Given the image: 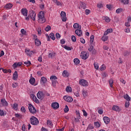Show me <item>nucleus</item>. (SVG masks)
Instances as JSON below:
<instances>
[{"label":"nucleus","mask_w":131,"mask_h":131,"mask_svg":"<svg viewBox=\"0 0 131 131\" xmlns=\"http://www.w3.org/2000/svg\"><path fill=\"white\" fill-rule=\"evenodd\" d=\"M39 18L38 22L39 23L42 24L46 22V18H45V12L42 11H40L38 15Z\"/></svg>","instance_id":"obj_1"},{"label":"nucleus","mask_w":131,"mask_h":131,"mask_svg":"<svg viewBox=\"0 0 131 131\" xmlns=\"http://www.w3.org/2000/svg\"><path fill=\"white\" fill-rule=\"evenodd\" d=\"M30 120L31 121V123L33 125H37V124L39 123L38 119H37V118H36V117L34 116H32L31 118L30 119Z\"/></svg>","instance_id":"obj_2"},{"label":"nucleus","mask_w":131,"mask_h":131,"mask_svg":"<svg viewBox=\"0 0 131 131\" xmlns=\"http://www.w3.org/2000/svg\"><path fill=\"white\" fill-rule=\"evenodd\" d=\"M28 109L30 113L32 114H35V113H36V110L34 106L31 104V103L29 104Z\"/></svg>","instance_id":"obj_3"},{"label":"nucleus","mask_w":131,"mask_h":131,"mask_svg":"<svg viewBox=\"0 0 131 131\" xmlns=\"http://www.w3.org/2000/svg\"><path fill=\"white\" fill-rule=\"evenodd\" d=\"M29 16H30V17H31V19H32L33 21H35V17L36 16V14H35V12H34V11H30V15Z\"/></svg>","instance_id":"obj_4"},{"label":"nucleus","mask_w":131,"mask_h":131,"mask_svg":"<svg viewBox=\"0 0 131 131\" xmlns=\"http://www.w3.org/2000/svg\"><path fill=\"white\" fill-rule=\"evenodd\" d=\"M88 51H89V52H92L93 55H96V54H97V50L94 49V45H91L90 48H89Z\"/></svg>","instance_id":"obj_5"},{"label":"nucleus","mask_w":131,"mask_h":131,"mask_svg":"<svg viewBox=\"0 0 131 131\" xmlns=\"http://www.w3.org/2000/svg\"><path fill=\"white\" fill-rule=\"evenodd\" d=\"M88 81L84 79H81L79 81V84L82 85V86H88Z\"/></svg>","instance_id":"obj_6"},{"label":"nucleus","mask_w":131,"mask_h":131,"mask_svg":"<svg viewBox=\"0 0 131 131\" xmlns=\"http://www.w3.org/2000/svg\"><path fill=\"white\" fill-rule=\"evenodd\" d=\"M37 97L38 99L43 100V99L45 98V94H43V92L40 91L37 93Z\"/></svg>","instance_id":"obj_7"},{"label":"nucleus","mask_w":131,"mask_h":131,"mask_svg":"<svg viewBox=\"0 0 131 131\" xmlns=\"http://www.w3.org/2000/svg\"><path fill=\"white\" fill-rule=\"evenodd\" d=\"M60 16L62 17V20L63 22H66L67 20V17H66V13L64 11H61L60 13Z\"/></svg>","instance_id":"obj_8"},{"label":"nucleus","mask_w":131,"mask_h":131,"mask_svg":"<svg viewBox=\"0 0 131 131\" xmlns=\"http://www.w3.org/2000/svg\"><path fill=\"white\" fill-rule=\"evenodd\" d=\"M81 54V57L83 60H86V59L89 58V55H88V53L86 52H82Z\"/></svg>","instance_id":"obj_9"},{"label":"nucleus","mask_w":131,"mask_h":131,"mask_svg":"<svg viewBox=\"0 0 131 131\" xmlns=\"http://www.w3.org/2000/svg\"><path fill=\"white\" fill-rule=\"evenodd\" d=\"M112 110L114 111H116V112H120V111H121V108H120V107L117 105H113Z\"/></svg>","instance_id":"obj_10"},{"label":"nucleus","mask_w":131,"mask_h":131,"mask_svg":"<svg viewBox=\"0 0 131 131\" xmlns=\"http://www.w3.org/2000/svg\"><path fill=\"white\" fill-rule=\"evenodd\" d=\"M75 33L78 35V36H82V31L81 30L77 29L75 31Z\"/></svg>","instance_id":"obj_11"},{"label":"nucleus","mask_w":131,"mask_h":131,"mask_svg":"<svg viewBox=\"0 0 131 131\" xmlns=\"http://www.w3.org/2000/svg\"><path fill=\"white\" fill-rule=\"evenodd\" d=\"M51 106H52V108H53V109H54L55 110L58 109V108H59V103L58 102L52 103Z\"/></svg>","instance_id":"obj_12"},{"label":"nucleus","mask_w":131,"mask_h":131,"mask_svg":"<svg viewBox=\"0 0 131 131\" xmlns=\"http://www.w3.org/2000/svg\"><path fill=\"white\" fill-rule=\"evenodd\" d=\"M63 99L64 101H66L67 102H69L70 103H71V102H72V101H73V99L71 97L64 96Z\"/></svg>","instance_id":"obj_13"},{"label":"nucleus","mask_w":131,"mask_h":131,"mask_svg":"<svg viewBox=\"0 0 131 131\" xmlns=\"http://www.w3.org/2000/svg\"><path fill=\"white\" fill-rule=\"evenodd\" d=\"M31 97L32 98L33 101L37 103V104H38L39 103V100L37 99L36 98V96L34 94H31Z\"/></svg>","instance_id":"obj_14"},{"label":"nucleus","mask_w":131,"mask_h":131,"mask_svg":"<svg viewBox=\"0 0 131 131\" xmlns=\"http://www.w3.org/2000/svg\"><path fill=\"white\" fill-rule=\"evenodd\" d=\"M21 12L23 16H25V17H27V13L28 12V10H27L26 8H23L21 10Z\"/></svg>","instance_id":"obj_15"},{"label":"nucleus","mask_w":131,"mask_h":131,"mask_svg":"<svg viewBox=\"0 0 131 131\" xmlns=\"http://www.w3.org/2000/svg\"><path fill=\"white\" fill-rule=\"evenodd\" d=\"M12 77L13 80H17V79H18V72H17V71L14 72Z\"/></svg>","instance_id":"obj_16"},{"label":"nucleus","mask_w":131,"mask_h":131,"mask_svg":"<svg viewBox=\"0 0 131 131\" xmlns=\"http://www.w3.org/2000/svg\"><path fill=\"white\" fill-rule=\"evenodd\" d=\"M103 121L105 124H108L110 122V118L107 117H103Z\"/></svg>","instance_id":"obj_17"},{"label":"nucleus","mask_w":131,"mask_h":131,"mask_svg":"<svg viewBox=\"0 0 131 131\" xmlns=\"http://www.w3.org/2000/svg\"><path fill=\"white\" fill-rule=\"evenodd\" d=\"M35 46L38 47V46H40V45H41V42L40 40H39V39H38V38H36L35 39Z\"/></svg>","instance_id":"obj_18"},{"label":"nucleus","mask_w":131,"mask_h":131,"mask_svg":"<svg viewBox=\"0 0 131 131\" xmlns=\"http://www.w3.org/2000/svg\"><path fill=\"white\" fill-rule=\"evenodd\" d=\"M1 102L3 106H8V102H7V101H6V99H1Z\"/></svg>","instance_id":"obj_19"},{"label":"nucleus","mask_w":131,"mask_h":131,"mask_svg":"<svg viewBox=\"0 0 131 131\" xmlns=\"http://www.w3.org/2000/svg\"><path fill=\"white\" fill-rule=\"evenodd\" d=\"M73 27L75 29H81V26L79 25L78 23H75L73 25Z\"/></svg>","instance_id":"obj_20"},{"label":"nucleus","mask_w":131,"mask_h":131,"mask_svg":"<svg viewBox=\"0 0 131 131\" xmlns=\"http://www.w3.org/2000/svg\"><path fill=\"white\" fill-rule=\"evenodd\" d=\"M62 76H63V77H68V76H69V73L66 70L63 71L62 72Z\"/></svg>","instance_id":"obj_21"},{"label":"nucleus","mask_w":131,"mask_h":131,"mask_svg":"<svg viewBox=\"0 0 131 131\" xmlns=\"http://www.w3.org/2000/svg\"><path fill=\"white\" fill-rule=\"evenodd\" d=\"M21 65H22V62H18L17 63V62H15L13 64V67H14V68H17V67H18V66H21Z\"/></svg>","instance_id":"obj_22"},{"label":"nucleus","mask_w":131,"mask_h":131,"mask_svg":"<svg viewBox=\"0 0 131 131\" xmlns=\"http://www.w3.org/2000/svg\"><path fill=\"white\" fill-rule=\"evenodd\" d=\"M13 7V5L11 3L7 4L5 6V8L6 9V10H9L11 9Z\"/></svg>","instance_id":"obj_23"},{"label":"nucleus","mask_w":131,"mask_h":131,"mask_svg":"<svg viewBox=\"0 0 131 131\" xmlns=\"http://www.w3.org/2000/svg\"><path fill=\"white\" fill-rule=\"evenodd\" d=\"M29 82L31 84H34V83H35V78L34 77L31 78L29 80Z\"/></svg>","instance_id":"obj_24"},{"label":"nucleus","mask_w":131,"mask_h":131,"mask_svg":"<svg viewBox=\"0 0 131 131\" xmlns=\"http://www.w3.org/2000/svg\"><path fill=\"white\" fill-rule=\"evenodd\" d=\"M25 52L28 56H31V55H32V53H33V51H30V50L26 49Z\"/></svg>","instance_id":"obj_25"},{"label":"nucleus","mask_w":131,"mask_h":131,"mask_svg":"<svg viewBox=\"0 0 131 131\" xmlns=\"http://www.w3.org/2000/svg\"><path fill=\"white\" fill-rule=\"evenodd\" d=\"M15 116L18 119H22L23 115L20 114H15Z\"/></svg>","instance_id":"obj_26"},{"label":"nucleus","mask_w":131,"mask_h":131,"mask_svg":"<svg viewBox=\"0 0 131 131\" xmlns=\"http://www.w3.org/2000/svg\"><path fill=\"white\" fill-rule=\"evenodd\" d=\"M47 78L45 77H42L40 79V82H42V83H46L47 82Z\"/></svg>","instance_id":"obj_27"},{"label":"nucleus","mask_w":131,"mask_h":131,"mask_svg":"<svg viewBox=\"0 0 131 131\" xmlns=\"http://www.w3.org/2000/svg\"><path fill=\"white\" fill-rule=\"evenodd\" d=\"M108 82L110 84V86L111 88H113V83H114V81L113 79H111L108 80Z\"/></svg>","instance_id":"obj_28"},{"label":"nucleus","mask_w":131,"mask_h":131,"mask_svg":"<svg viewBox=\"0 0 131 131\" xmlns=\"http://www.w3.org/2000/svg\"><path fill=\"white\" fill-rule=\"evenodd\" d=\"M123 97L125 99V100H126V101H130V97L128 96V94H126L125 95H124Z\"/></svg>","instance_id":"obj_29"},{"label":"nucleus","mask_w":131,"mask_h":131,"mask_svg":"<svg viewBox=\"0 0 131 131\" xmlns=\"http://www.w3.org/2000/svg\"><path fill=\"white\" fill-rule=\"evenodd\" d=\"M50 79L52 81H55L58 79V78L56 76H51L50 77Z\"/></svg>","instance_id":"obj_30"},{"label":"nucleus","mask_w":131,"mask_h":131,"mask_svg":"<svg viewBox=\"0 0 131 131\" xmlns=\"http://www.w3.org/2000/svg\"><path fill=\"white\" fill-rule=\"evenodd\" d=\"M123 5H128L129 0H120Z\"/></svg>","instance_id":"obj_31"},{"label":"nucleus","mask_w":131,"mask_h":131,"mask_svg":"<svg viewBox=\"0 0 131 131\" xmlns=\"http://www.w3.org/2000/svg\"><path fill=\"white\" fill-rule=\"evenodd\" d=\"M94 38H95V36H94L93 35H91L90 37L91 46H93V42H94Z\"/></svg>","instance_id":"obj_32"},{"label":"nucleus","mask_w":131,"mask_h":131,"mask_svg":"<svg viewBox=\"0 0 131 131\" xmlns=\"http://www.w3.org/2000/svg\"><path fill=\"white\" fill-rule=\"evenodd\" d=\"M81 8L83 9V10H85L86 9V6H85V4L83 2L81 3Z\"/></svg>","instance_id":"obj_33"},{"label":"nucleus","mask_w":131,"mask_h":131,"mask_svg":"<svg viewBox=\"0 0 131 131\" xmlns=\"http://www.w3.org/2000/svg\"><path fill=\"white\" fill-rule=\"evenodd\" d=\"M50 37L53 40H55L56 39V37H55V34H54V33H51L50 34Z\"/></svg>","instance_id":"obj_34"},{"label":"nucleus","mask_w":131,"mask_h":131,"mask_svg":"<svg viewBox=\"0 0 131 131\" xmlns=\"http://www.w3.org/2000/svg\"><path fill=\"white\" fill-rule=\"evenodd\" d=\"M80 61L79 60V59H78V58H75L74 59V62L75 64V65H78V64H79Z\"/></svg>","instance_id":"obj_35"},{"label":"nucleus","mask_w":131,"mask_h":131,"mask_svg":"<svg viewBox=\"0 0 131 131\" xmlns=\"http://www.w3.org/2000/svg\"><path fill=\"white\" fill-rule=\"evenodd\" d=\"M66 91L67 93H71L72 92V89L71 86H68L66 88Z\"/></svg>","instance_id":"obj_36"},{"label":"nucleus","mask_w":131,"mask_h":131,"mask_svg":"<svg viewBox=\"0 0 131 131\" xmlns=\"http://www.w3.org/2000/svg\"><path fill=\"white\" fill-rule=\"evenodd\" d=\"M94 125L96 126V127H100V126H101V124H100L99 121L95 122Z\"/></svg>","instance_id":"obj_37"},{"label":"nucleus","mask_w":131,"mask_h":131,"mask_svg":"<svg viewBox=\"0 0 131 131\" xmlns=\"http://www.w3.org/2000/svg\"><path fill=\"white\" fill-rule=\"evenodd\" d=\"M108 36H103L102 37L101 39L103 41H106L108 40Z\"/></svg>","instance_id":"obj_38"},{"label":"nucleus","mask_w":131,"mask_h":131,"mask_svg":"<svg viewBox=\"0 0 131 131\" xmlns=\"http://www.w3.org/2000/svg\"><path fill=\"white\" fill-rule=\"evenodd\" d=\"M122 11H123L122 8H118L116 10V13H117V14H119V13H121Z\"/></svg>","instance_id":"obj_39"},{"label":"nucleus","mask_w":131,"mask_h":131,"mask_svg":"<svg viewBox=\"0 0 131 131\" xmlns=\"http://www.w3.org/2000/svg\"><path fill=\"white\" fill-rule=\"evenodd\" d=\"M130 54V53L128 51H126V52H124L123 53V55L125 56V57H128V56H129V54Z\"/></svg>","instance_id":"obj_40"},{"label":"nucleus","mask_w":131,"mask_h":131,"mask_svg":"<svg viewBox=\"0 0 131 131\" xmlns=\"http://www.w3.org/2000/svg\"><path fill=\"white\" fill-rule=\"evenodd\" d=\"M69 111V108L67 105H66L65 108H64V113H67Z\"/></svg>","instance_id":"obj_41"},{"label":"nucleus","mask_w":131,"mask_h":131,"mask_svg":"<svg viewBox=\"0 0 131 131\" xmlns=\"http://www.w3.org/2000/svg\"><path fill=\"white\" fill-rule=\"evenodd\" d=\"M24 64H25V65H27V67L30 66V65H31V62H30V61L28 60L27 61H25L24 62Z\"/></svg>","instance_id":"obj_42"},{"label":"nucleus","mask_w":131,"mask_h":131,"mask_svg":"<svg viewBox=\"0 0 131 131\" xmlns=\"http://www.w3.org/2000/svg\"><path fill=\"white\" fill-rule=\"evenodd\" d=\"M63 47L66 50H67V51H71V50H72L71 47L67 46L66 45H64Z\"/></svg>","instance_id":"obj_43"},{"label":"nucleus","mask_w":131,"mask_h":131,"mask_svg":"<svg viewBox=\"0 0 131 131\" xmlns=\"http://www.w3.org/2000/svg\"><path fill=\"white\" fill-rule=\"evenodd\" d=\"M51 29H52V28H51V27L50 26V25H48L47 26V27L45 28V30L47 32L50 31V30H51Z\"/></svg>","instance_id":"obj_44"},{"label":"nucleus","mask_w":131,"mask_h":131,"mask_svg":"<svg viewBox=\"0 0 131 131\" xmlns=\"http://www.w3.org/2000/svg\"><path fill=\"white\" fill-rule=\"evenodd\" d=\"M55 57V53H50L49 54V58H53Z\"/></svg>","instance_id":"obj_45"},{"label":"nucleus","mask_w":131,"mask_h":131,"mask_svg":"<svg viewBox=\"0 0 131 131\" xmlns=\"http://www.w3.org/2000/svg\"><path fill=\"white\" fill-rule=\"evenodd\" d=\"M37 32L39 35H41V28L40 27L38 28Z\"/></svg>","instance_id":"obj_46"},{"label":"nucleus","mask_w":131,"mask_h":131,"mask_svg":"<svg viewBox=\"0 0 131 131\" xmlns=\"http://www.w3.org/2000/svg\"><path fill=\"white\" fill-rule=\"evenodd\" d=\"M107 76H108V74H107V73L105 72L102 73V79H104V78H106Z\"/></svg>","instance_id":"obj_47"},{"label":"nucleus","mask_w":131,"mask_h":131,"mask_svg":"<svg viewBox=\"0 0 131 131\" xmlns=\"http://www.w3.org/2000/svg\"><path fill=\"white\" fill-rule=\"evenodd\" d=\"M94 65L95 69H97V70L99 69V65L97 62H94Z\"/></svg>","instance_id":"obj_48"},{"label":"nucleus","mask_w":131,"mask_h":131,"mask_svg":"<svg viewBox=\"0 0 131 131\" xmlns=\"http://www.w3.org/2000/svg\"><path fill=\"white\" fill-rule=\"evenodd\" d=\"M72 40L73 42H75L76 41V37L74 35L72 36Z\"/></svg>","instance_id":"obj_49"},{"label":"nucleus","mask_w":131,"mask_h":131,"mask_svg":"<svg viewBox=\"0 0 131 131\" xmlns=\"http://www.w3.org/2000/svg\"><path fill=\"white\" fill-rule=\"evenodd\" d=\"M105 22H107V23H108V22H110V21H111V19L109 18V17H105Z\"/></svg>","instance_id":"obj_50"},{"label":"nucleus","mask_w":131,"mask_h":131,"mask_svg":"<svg viewBox=\"0 0 131 131\" xmlns=\"http://www.w3.org/2000/svg\"><path fill=\"white\" fill-rule=\"evenodd\" d=\"M20 111H21V112H24V113H25L26 112V110L25 109V107H24V106H21Z\"/></svg>","instance_id":"obj_51"},{"label":"nucleus","mask_w":131,"mask_h":131,"mask_svg":"<svg viewBox=\"0 0 131 131\" xmlns=\"http://www.w3.org/2000/svg\"><path fill=\"white\" fill-rule=\"evenodd\" d=\"M55 36L57 39H59V38H60L61 37V35L60 34H59V33H57L55 34Z\"/></svg>","instance_id":"obj_52"},{"label":"nucleus","mask_w":131,"mask_h":131,"mask_svg":"<svg viewBox=\"0 0 131 131\" xmlns=\"http://www.w3.org/2000/svg\"><path fill=\"white\" fill-rule=\"evenodd\" d=\"M105 69H106V67H105V65L102 64L101 67L100 68V70L101 71H103L105 70Z\"/></svg>","instance_id":"obj_53"},{"label":"nucleus","mask_w":131,"mask_h":131,"mask_svg":"<svg viewBox=\"0 0 131 131\" xmlns=\"http://www.w3.org/2000/svg\"><path fill=\"white\" fill-rule=\"evenodd\" d=\"M0 116H5V112L3 110H0Z\"/></svg>","instance_id":"obj_54"},{"label":"nucleus","mask_w":131,"mask_h":131,"mask_svg":"<svg viewBox=\"0 0 131 131\" xmlns=\"http://www.w3.org/2000/svg\"><path fill=\"white\" fill-rule=\"evenodd\" d=\"M56 83H58V81L57 80H56V81H52V85H53V86L54 88H55Z\"/></svg>","instance_id":"obj_55"},{"label":"nucleus","mask_w":131,"mask_h":131,"mask_svg":"<svg viewBox=\"0 0 131 131\" xmlns=\"http://www.w3.org/2000/svg\"><path fill=\"white\" fill-rule=\"evenodd\" d=\"M87 129H94V126L91 124L89 125Z\"/></svg>","instance_id":"obj_56"},{"label":"nucleus","mask_w":131,"mask_h":131,"mask_svg":"<svg viewBox=\"0 0 131 131\" xmlns=\"http://www.w3.org/2000/svg\"><path fill=\"white\" fill-rule=\"evenodd\" d=\"M20 32L24 34V35H26V31H25V30H24V29H22L20 31Z\"/></svg>","instance_id":"obj_57"},{"label":"nucleus","mask_w":131,"mask_h":131,"mask_svg":"<svg viewBox=\"0 0 131 131\" xmlns=\"http://www.w3.org/2000/svg\"><path fill=\"white\" fill-rule=\"evenodd\" d=\"M47 124H49V125H51V126H53V123H52V121L48 120L47 121Z\"/></svg>","instance_id":"obj_58"},{"label":"nucleus","mask_w":131,"mask_h":131,"mask_svg":"<svg viewBox=\"0 0 131 131\" xmlns=\"http://www.w3.org/2000/svg\"><path fill=\"white\" fill-rule=\"evenodd\" d=\"M79 119H80V116L78 117V118H75V122H79Z\"/></svg>","instance_id":"obj_59"},{"label":"nucleus","mask_w":131,"mask_h":131,"mask_svg":"<svg viewBox=\"0 0 131 131\" xmlns=\"http://www.w3.org/2000/svg\"><path fill=\"white\" fill-rule=\"evenodd\" d=\"M129 106V101H126L125 104V106L126 108H128V106Z\"/></svg>","instance_id":"obj_60"},{"label":"nucleus","mask_w":131,"mask_h":131,"mask_svg":"<svg viewBox=\"0 0 131 131\" xmlns=\"http://www.w3.org/2000/svg\"><path fill=\"white\" fill-rule=\"evenodd\" d=\"M80 41L82 43H85V40H84V39H83V38H81L80 39Z\"/></svg>","instance_id":"obj_61"},{"label":"nucleus","mask_w":131,"mask_h":131,"mask_svg":"<svg viewBox=\"0 0 131 131\" xmlns=\"http://www.w3.org/2000/svg\"><path fill=\"white\" fill-rule=\"evenodd\" d=\"M13 108H14L15 110H17V108H18V104L17 103H14L13 104Z\"/></svg>","instance_id":"obj_62"},{"label":"nucleus","mask_w":131,"mask_h":131,"mask_svg":"<svg viewBox=\"0 0 131 131\" xmlns=\"http://www.w3.org/2000/svg\"><path fill=\"white\" fill-rule=\"evenodd\" d=\"M82 112H83V116H85V117L88 116V113H86V112L85 111V110H82Z\"/></svg>","instance_id":"obj_63"},{"label":"nucleus","mask_w":131,"mask_h":131,"mask_svg":"<svg viewBox=\"0 0 131 131\" xmlns=\"http://www.w3.org/2000/svg\"><path fill=\"white\" fill-rule=\"evenodd\" d=\"M17 86H18V83H13L12 84L13 88H17Z\"/></svg>","instance_id":"obj_64"}]
</instances>
